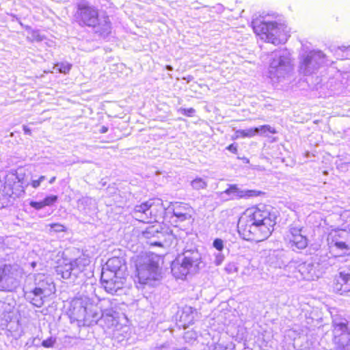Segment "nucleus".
I'll list each match as a JSON object with an SVG mask.
<instances>
[{"label": "nucleus", "instance_id": "nucleus-1", "mask_svg": "<svg viewBox=\"0 0 350 350\" xmlns=\"http://www.w3.org/2000/svg\"><path fill=\"white\" fill-rule=\"evenodd\" d=\"M276 223V215L265 205H254L247 208L239 218L237 232L245 241L261 242L272 234Z\"/></svg>", "mask_w": 350, "mask_h": 350}, {"label": "nucleus", "instance_id": "nucleus-2", "mask_svg": "<svg viewBox=\"0 0 350 350\" xmlns=\"http://www.w3.org/2000/svg\"><path fill=\"white\" fill-rule=\"evenodd\" d=\"M252 27L260 40L275 45L285 43L290 36L286 25L275 21L266 22L256 18L252 21Z\"/></svg>", "mask_w": 350, "mask_h": 350}, {"label": "nucleus", "instance_id": "nucleus-3", "mask_svg": "<svg viewBox=\"0 0 350 350\" xmlns=\"http://www.w3.org/2000/svg\"><path fill=\"white\" fill-rule=\"evenodd\" d=\"M202 262L201 254L196 250L185 251L171 264V271L176 280H184L193 272L198 271Z\"/></svg>", "mask_w": 350, "mask_h": 350}, {"label": "nucleus", "instance_id": "nucleus-4", "mask_svg": "<svg viewBox=\"0 0 350 350\" xmlns=\"http://www.w3.org/2000/svg\"><path fill=\"white\" fill-rule=\"evenodd\" d=\"M327 242L330 247L342 252V256H350V230L332 229L327 234Z\"/></svg>", "mask_w": 350, "mask_h": 350}, {"label": "nucleus", "instance_id": "nucleus-5", "mask_svg": "<svg viewBox=\"0 0 350 350\" xmlns=\"http://www.w3.org/2000/svg\"><path fill=\"white\" fill-rule=\"evenodd\" d=\"M55 293V286L53 282H49L46 278L40 280L35 288L29 291V302L33 306L40 308L44 304L45 300Z\"/></svg>", "mask_w": 350, "mask_h": 350}, {"label": "nucleus", "instance_id": "nucleus-6", "mask_svg": "<svg viewBox=\"0 0 350 350\" xmlns=\"http://www.w3.org/2000/svg\"><path fill=\"white\" fill-rule=\"evenodd\" d=\"M77 22L82 27H96L99 25L98 10L88 3L77 5L75 14Z\"/></svg>", "mask_w": 350, "mask_h": 350}, {"label": "nucleus", "instance_id": "nucleus-7", "mask_svg": "<svg viewBox=\"0 0 350 350\" xmlns=\"http://www.w3.org/2000/svg\"><path fill=\"white\" fill-rule=\"evenodd\" d=\"M162 202L160 199L150 198L148 200L136 205L134 207L133 213L136 216L142 217V219H139L144 222H150L148 219H155L158 213L161 211Z\"/></svg>", "mask_w": 350, "mask_h": 350}, {"label": "nucleus", "instance_id": "nucleus-8", "mask_svg": "<svg viewBox=\"0 0 350 350\" xmlns=\"http://www.w3.org/2000/svg\"><path fill=\"white\" fill-rule=\"evenodd\" d=\"M285 244L293 250H303L308 245V239L301 234V228L291 226L284 236Z\"/></svg>", "mask_w": 350, "mask_h": 350}, {"label": "nucleus", "instance_id": "nucleus-9", "mask_svg": "<svg viewBox=\"0 0 350 350\" xmlns=\"http://www.w3.org/2000/svg\"><path fill=\"white\" fill-rule=\"evenodd\" d=\"M90 263L89 257L85 256H79L70 262L64 263V265H59L58 272L63 278H68L73 270L78 269L82 271Z\"/></svg>", "mask_w": 350, "mask_h": 350}, {"label": "nucleus", "instance_id": "nucleus-10", "mask_svg": "<svg viewBox=\"0 0 350 350\" xmlns=\"http://www.w3.org/2000/svg\"><path fill=\"white\" fill-rule=\"evenodd\" d=\"M333 290L340 294L350 292V269L340 271L332 282Z\"/></svg>", "mask_w": 350, "mask_h": 350}, {"label": "nucleus", "instance_id": "nucleus-11", "mask_svg": "<svg viewBox=\"0 0 350 350\" xmlns=\"http://www.w3.org/2000/svg\"><path fill=\"white\" fill-rule=\"evenodd\" d=\"M325 57V54L320 51H311L304 56L301 61V66L306 68L312 64H319Z\"/></svg>", "mask_w": 350, "mask_h": 350}, {"label": "nucleus", "instance_id": "nucleus-12", "mask_svg": "<svg viewBox=\"0 0 350 350\" xmlns=\"http://www.w3.org/2000/svg\"><path fill=\"white\" fill-rule=\"evenodd\" d=\"M192 208L186 203L177 202L173 208V215L181 221L189 219Z\"/></svg>", "mask_w": 350, "mask_h": 350}, {"label": "nucleus", "instance_id": "nucleus-13", "mask_svg": "<svg viewBox=\"0 0 350 350\" xmlns=\"http://www.w3.org/2000/svg\"><path fill=\"white\" fill-rule=\"evenodd\" d=\"M100 281L103 288L109 293L113 294L121 288V282L113 278H107L105 273H102Z\"/></svg>", "mask_w": 350, "mask_h": 350}, {"label": "nucleus", "instance_id": "nucleus-14", "mask_svg": "<svg viewBox=\"0 0 350 350\" xmlns=\"http://www.w3.org/2000/svg\"><path fill=\"white\" fill-rule=\"evenodd\" d=\"M163 264V258L161 256H157L155 259H151L149 260L146 265V269L150 274H157L159 272Z\"/></svg>", "mask_w": 350, "mask_h": 350}, {"label": "nucleus", "instance_id": "nucleus-15", "mask_svg": "<svg viewBox=\"0 0 350 350\" xmlns=\"http://www.w3.org/2000/svg\"><path fill=\"white\" fill-rule=\"evenodd\" d=\"M123 267H125V265L120 257H112L109 258L107 262V269L111 272L114 273L116 278V273L120 271Z\"/></svg>", "mask_w": 350, "mask_h": 350}, {"label": "nucleus", "instance_id": "nucleus-16", "mask_svg": "<svg viewBox=\"0 0 350 350\" xmlns=\"http://www.w3.org/2000/svg\"><path fill=\"white\" fill-rule=\"evenodd\" d=\"M258 133V129L256 128H250L246 130H237L234 134L231 137L232 140H236L240 138H250L254 137Z\"/></svg>", "mask_w": 350, "mask_h": 350}, {"label": "nucleus", "instance_id": "nucleus-17", "mask_svg": "<svg viewBox=\"0 0 350 350\" xmlns=\"http://www.w3.org/2000/svg\"><path fill=\"white\" fill-rule=\"evenodd\" d=\"M264 194H265V192L260 191V190L247 189V190L239 191L238 195H237V196L238 198H240V199H250V198L261 196H263Z\"/></svg>", "mask_w": 350, "mask_h": 350}, {"label": "nucleus", "instance_id": "nucleus-18", "mask_svg": "<svg viewBox=\"0 0 350 350\" xmlns=\"http://www.w3.org/2000/svg\"><path fill=\"white\" fill-rule=\"evenodd\" d=\"M191 186L194 190L204 189L207 187L206 182L202 178H196L191 182Z\"/></svg>", "mask_w": 350, "mask_h": 350}, {"label": "nucleus", "instance_id": "nucleus-19", "mask_svg": "<svg viewBox=\"0 0 350 350\" xmlns=\"http://www.w3.org/2000/svg\"><path fill=\"white\" fill-rule=\"evenodd\" d=\"M51 232H62L67 230L66 227L60 223H52L49 225Z\"/></svg>", "mask_w": 350, "mask_h": 350}, {"label": "nucleus", "instance_id": "nucleus-20", "mask_svg": "<svg viewBox=\"0 0 350 350\" xmlns=\"http://www.w3.org/2000/svg\"><path fill=\"white\" fill-rule=\"evenodd\" d=\"M334 331L340 334H349L348 324L347 323H338L334 325Z\"/></svg>", "mask_w": 350, "mask_h": 350}, {"label": "nucleus", "instance_id": "nucleus-21", "mask_svg": "<svg viewBox=\"0 0 350 350\" xmlns=\"http://www.w3.org/2000/svg\"><path fill=\"white\" fill-rule=\"evenodd\" d=\"M58 70L61 73L68 74L72 68V64L68 62H61L57 64Z\"/></svg>", "mask_w": 350, "mask_h": 350}, {"label": "nucleus", "instance_id": "nucleus-22", "mask_svg": "<svg viewBox=\"0 0 350 350\" xmlns=\"http://www.w3.org/2000/svg\"><path fill=\"white\" fill-rule=\"evenodd\" d=\"M58 200V196L56 195H51L46 196L42 202L45 206H49L54 204Z\"/></svg>", "mask_w": 350, "mask_h": 350}, {"label": "nucleus", "instance_id": "nucleus-23", "mask_svg": "<svg viewBox=\"0 0 350 350\" xmlns=\"http://www.w3.org/2000/svg\"><path fill=\"white\" fill-rule=\"evenodd\" d=\"M255 128L258 129V132L259 131H260L265 133H271V134H275L277 133L276 130L274 128H273L271 126L267 125V124L262 125V126H260L259 127H255Z\"/></svg>", "mask_w": 350, "mask_h": 350}, {"label": "nucleus", "instance_id": "nucleus-24", "mask_svg": "<svg viewBox=\"0 0 350 350\" xmlns=\"http://www.w3.org/2000/svg\"><path fill=\"white\" fill-rule=\"evenodd\" d=\"M55 342V339L52 337H50L46 340H44L42 342V346L45 348H51L54 346Z\"/></svg>", "mask_w": 350, "mask_h": 350}, {"label": "nucleus", "instance_id": "nucleus-25", "mask_svg": "<svg viewBox=\"0 0 350 350\" xmlns=\"http://www.w3.org/2000/svg\"><path fill=\"white\" fill-rule=\"evenodd\" d=\"M213 247L218 251L224 249V242L221 239H215L213 243Z\"/></svg>", "mask_w": 350, "mask_h": 350}, {"label": "nucleus", "instance_id": "nucleus-26", "mask_svg": "<svg viewBox=\"0 0 350 350\" xmlns=\"http://www.w3.org/2000/svg\"><path fill=\"white\" fill-rule=\"evenodd\" d=\"M111 29V23L108 20V18L107 17V19L105 21V23L103 25V27L100 29V33L107 32L109 33Z\"/></svg>", "mask_w": 350, "mask_h": 350}, {"label": "nucleus", "instance_id": "nucleus-27", "mask_svg": "<svg viewBox=\"0 0 350 350\" xmlns=\"http://www.w3.org/2000/svg\"><path fill=\"white\" fill-rule=\"evenodd\" d=\"M29 205L36 210H40L45 207L42 200L40 202L31 201Z\"/></svg>", "mask_w": 350, "mask_h": 350}, {"label": "nucleus", "instance_id": "nucleus-28", "mask_svg": "<svg viewBox=\"0 0 350 350\" xmlns=\"http://www.w3.org/2000/svg\"><path fill=\"white\" fill-rule=\"evenodd\" d=\"M45 180V176H40L38 179L37 180H33L31 183H30V185H31V187L34 189L36 188H38L41 183L42 181H44Z\"/></svg>", "mask_w": 350, "mask_h": 350}, {"label": "nucleus", "instance_id": "nucleus-29", "mask_svg": "<svg viewBox=\"0 0 350 350\" xmlns=\"http://www.w3.org/2000/svg\"><path fill=\"white\" fill-rule=\"evenodd\" d=\"M154 233L158 234L159 231H157V230L154 231V230H152V228H148L144 232H143V236L146 239H150L152 237H154Z\"/></svg>", "mask_w": 350, "mask_h": 350}, {"label": "nucleus", "instance_id": "nucleus-30", "mask_svg": "<svg viewBox=\"0 0 350 350\" xmlns=\"http://www.w3.org/2000/svg\"><path fill=\"white\" fill-rule=\"evenodd\" d=\"M182 114L187 117H191L193 114L195 113V109L192 107L191 108H183L180 109Z\"/></svg>", "mask_w": 350, "mask_h": 350}, {"label": "nucleus", "instance_id": "nucleus-31", "mask_svg": "<svg viewBox=\"0 0 350 350\" xmlns=\"http://www.w3.org/2000/svg\"><path fill=\"white\" fill-rule=\"evenodd\" d=\"M226 148L232 154H237L238 153V144L236 143L229 144Z\"/></svg>", "mask_w": 350, "mask_h": 350}, {"label": "nucleus", "instance_id": "nucleus-32", "mask_svg": "<svg viewBox=\"0 0 350 350\" xmlns=\"http://www.w3.org/2000/svg\"><path fill=\"white\" fill-rule=\"evenodd\" d=\"M240 191H239V189L236 185H231L229 186V187L226 189L225 193L227 194H231L232 193H239Z\"/></svg>", "mask_w": 350, "mask_h": 350}, {"label": "nucleus", "instance_id": "nucleus-33", "mask_svg": "<svg viewBox=\"0 0 350 350\" xmlns=\"http://www.w3.org/2000/svg\"><path fill=\"white\" fill-rule=\"evenodd\" d=\"M149 245H150V246H157V247H162L163 246L162 243L160 241L150 242L149 243Z\"/></svg>", "mask_w": 350, "mask_h": 350}, {"label": "nucleus", "instance_id": "nucleus-34", "mask_svg": "<svg viewBox=\"0 0 350 350\" xmlns=\"http://www.w3.org/2000/svg\"><path fill=\"white\" fill-rule=\"evenodd\" d=\"M23 131H24L25 134H27V135H31V129L29 127H27V126H23Z\"/></svg>", "mask_w": 350, "mask_h": 350}, {"label": "nucleus", "instance_id": "nucleus-35", "mask_svg": "<svg viewBox=\"0 0 350 350\" xmlns=\"http://www.w3.org/2000/svg\"><path fill=\"white\" fill-rule=\"evenodd\" d=\"M108 131V127L107 126H103L101 127L100 130V133H107Z\"/></svg>", "mask_w": 350, "mask_h": 350}, {"label": "nucleus", "instance_id": "nucleus-36", "mask_svg": "<svg viewBox=\"0 0 350 350\" xmlns=\"http://www.w3.org/2000/svg\"><path fill=\"white\" fill-rule=\"evenodd\" d=\"M55 176H53V177H52V178L50 179L49 183H53L55 181Z\"/></svg>", "mask_w": 350, "mask_h": 350}, {"label": "nucleus", "instance_id": "nucleus-37", "mask_svg": "<svg viewBox=\"0 0 350 350\" xmlns=\"http://www.w3.org/2000/svg\"><path fill=\"white\" fill-rule=\"evenodd\" d=\"M2 279H3L2 275L0 274V282L2 280Z\"/></svg>", "mask_w": 350, "mask_h": 350}]
</instances>
